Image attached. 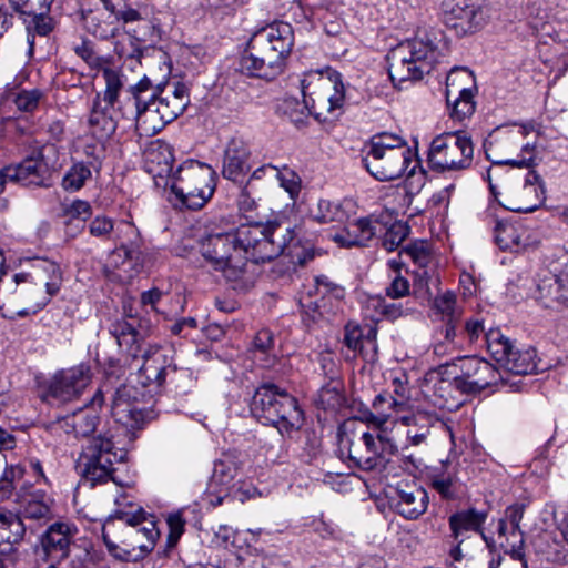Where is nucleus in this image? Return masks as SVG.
<instances>
[{
  "mask_svg": "<svg viewBox=\"0 0 568 568\" xmlns=\"http://www.w3.org/2000/svg\"><path fill=\"white\" fill-rule=\"evenodd\" d=\"M295 237V227L288 221L244 224L232 232L207 235L200 250L233 283V288L246 291L258 275L257 264L282 255Z\"/></svg>",
  "mask_w": 568,
  "mask_h": 568,
  "instance_id": "nucleus-1",
  "label": "nucleus"
},
{
  "mask_svg": "<svg viewBox=\"0 0 568 568\" xmlns=\"http://www.w3.org/2000/svg\"><path fill=\"white\" fill-rule=\"evenodd\" d=\"M121 115L135 121L141 135H154L181 115L190 103L187 87L180 81H154L144 75L129 88Z\"/></svg>",
  "mask_w": 568,
  "mask_h": 568,
  "instance_id": "nucleus-2",
  "label": "nucleus"
},
{
  "mask_svg": "<svg viewBox=\"0 0 568 568\" xmlns=\"http://www.w3.org/2000/svg\"><path fill=\"white\" fill-rule=\"evenodd\" d=\"M61 272L52 262H45L33 276L16 274L13 281L0 291V312L3 317L27 316L43 308L61 286Z\"/></svg>",
  "mask_w": 568,
  "mask_h": 568,
  "instance_id": "nucleus-3",
  "label": "nucleus"
},
{
  "mask_svg": "<svg viewBox=\"0 0 568 568\" xmlns=\"http://www.w3.org/2000/svg\"><path fill=\"white\" fill-rule=\"evenodd\" d=\"M293 45L292 26L284 21L273 22L253 33L240 59L239 70L250 77L274 79L282 73Z\"/></svg>",
  "mask_w": 568,
  "mask_h": 568,
  "instance_id": "nucleus-4",
  "label": "nucleus"
},
{
  "mask_svg": "<svg viewBox=\"0 0 568 568\" xmlns=\"http://www.w3.org/2000/svg\"><path fill=\"white\" fill-rule=\"evenodd\" d=\"M446 51L444 36L435 30H419L415 38L397 44L387 54L388 74L394 87L402 89L406 82L430 73Z\"/></svg>",
  "mask_w": 568,
  "mask_h": 568,
  "instance_id": "nucleus-5",
  "label": "nucleus"
},
{
  "mask_svg": "<svg viewBox=\"0 0 568 568\" xmlns=\"http://www.w3.org/2000/svg\"><path fill=\"white\" fill-rule=\"evenodd\" d=\"M250 408L257 420L275 427L283 437H291L304 423L297 399L273 383H264L256 388Z\"/></svg>",
  "mask_w": 568,
  "mask_h": 568,
  "instance_id": "nucleus-6",
  "label": "nucleus"
},
{
  "mask_svg": "<svg viewBox=\"0 0 568 568\" xmlns=\"http://www.w3.org/2000/svg\"><path fill=\"white\" fill-rule=\"evenodd\" d=\"M362 152L365 169L378 181L400 178L407 171L413 158L406 141L388 132L373 135Z\"/></svg>",
  "mask_w": 568,
  "mask_h": 568,
  "instance_id": "nucleus-7",
  "label": "nucleus"
},
{
  "mask_svg": "<svg viewBox=\"0 0 568 568\" xmlns=\"http://www.w3.org/2000/svg\"><path fill=\"white\" fill-rule=\"evenodd\" d=\"M216 173L211 165L196 160H186L173 171L165 185L180 203L190 209H202L213 196Z\"/></svg>",
  "mask_w": 568,
  "mask_h": 568,
  "instance_id": "nucleus-8",
  "label": "nucleus"
},
{
  "mask_svg": "<svg viewBox=\"0 0 568 568\" xmlns=\"http://www.w3.org/2000/svg\"><path fill=\"white\" fill-rule=\"evenodd\" d=\"M303 106L301 113L321 116L324 112L334 113L339 110L345 101V88L338 72L326 69L325 71H308L301 80Z\"/></svg>",
  "mask_w": 568,
  "mask_h": 568,
  "instance_id": "nucleus-9",
  "label": "nucleus"
},
{
  "mask_svg": "<svg viewBox=\"0 0 568 568\" xmlns=\"http://www.w3.org/2000/svg\"><path fill=\"white\" fill-rule=\"evenodd\" d=\"M125 452L116 449L109 434L92 437L82 448L78 458V470L91 486L112 480L118 483L114 473L116 463H122Z\"/></svg>",
  "mask_w": 568,
  "mask_h": 568,
  "instance_id": "nucleus-10",
  "label": "nucleus"
},
{
  "mask_svg": "<svg viewBox=\"0 0 568 568\" xmlns=\"http://www.w3.org/2000/svg\"><path fill=\"white\" fill-rule=\"evenodd\" d=\"M530 128L520 124L499 128L485 143L487 158L496 164L530 168L532 146L526 141Z\"/></svg>",
  "mask_w": 568,
  "mask_h": 568,
  "instance_id": "nucleus-11",
  "label": "nucleus"
},
{
  "mask_svg": "<svg viewBox=\"0 0 568 568\" xmlns=\"http://www.w3.org/2000/svg\"><path fill=\"white\" fill-rule=\"evenodd\" d=\"M474 146L464 132H448L436 136L428 151V164L433 171L465 170L471 165Z\"/></svg>",
  "mask_w": 568,
  "mask_h": 568,
  "instance_id": "nucleus-12",
  "label": "nucleus"
},
{
  "mask_svg": "<svg viewBox=\"0 0 568 568\" xmlns=\"http://www.w3.org/2000/svg\"><path fill=\"white\" fill-rule=\"evenodd\" d=\"M344 295V288L326 276L316 277L314 286L298 300L303 321L307 325L331 321L342 310Z\"/></svg>",
  "mask_w": 568,
  "mask_h": 568,
  "instance_id": "nucleus-13",
  "label": "nucleus"
},
{
  "mask_svg": "<svg viewBox=\"0 0 568 568\" xmlns=\"http://www.w3.org/2000/svg\"><path fill=\"white\" fill-rule=\"evenodd\" d=\"M91 235L100 239H111L119 243L113 254L123 255L129 262L135 264L142 261L141 239L138 229L129 222L121 221L115 224L111 219L104 215L95 216L89 224Z\"/></svg>",
  "mask_w": 568,
  "mask_h": 568,
  "instance_id": "nucleus-14",
  "label": "nucleus"
},
{
  "mask_svg": "<svg viewBox=\"0 0 568 568\" xmlns=\"http://www.w3.org/2000/svg\"><path fill=\"white\" fill-rule=\"evenodd\" d=\"M557 258H546L539 267L535 300L547 308L568 306V271Z\"/></svg>",
  "mask_w": 568,
  "mask_h": 568,
  "instance_id": "nucleus-15",
  "label": "nucleus"
},
{
  "mask_svg": "<svg viewBox=\"0 0 568 568\" xmlns=\"http://www.w3.org/2000/svg\"><path fill=\"white\" fill-rule=\"evenodd\" d=\"M444 21L459 36L478 31L488 19V9L476 0H445Z\"/></svg>",
  "mask_w": 568,
  "mask_h": 568,
  "instance_id": "nucleus-16",
  "label": "nucleus"
},
{
  "mask_svg": "<svg viewBox=\"0 0 568 568\" xmlns=\"http://www.w3.org/2000/svg\"><path fill=\"white\" fill-rule=\"evenodd\" d=\"M91 377V368L87 364L58 371L48 382L45 398L58 403L72 402L88 387Z\"/></svg>",
  "mask_w": 568,
  "mask_h": 568,
  "instance_id": "nucleus-17",
  "label": "nucleus"
},
{
  "mask_svg": "<svg viewBox=\"0 0 568 568\" xmlns=\"http://www.w3.org/2000/svg\"><path fill=\"white\" fill-rule=\"evenodd\" d=\"M458 367L460 375L454 377L453 385L463 393H479L496 384L500 377L493 364L477 356L460 358Z\"/></svg>",
  "mask_w": 568,
  "mask_h": 568,
  "instance_id": "nucleus-18",
  "label": "nucleus"
},
{
  "mask_svg": "<svg viewBox=\"0 0 568 568\" xmlns=\"http://www.w3.org/2000/svg\"><path fill=\"white\" fill-rule=\"evenodd\" d=\"M54 151V145H43L34 149L20 163L10 165V171L17 184L28 187L52 186V172L45 160V152Z\"/></svg>",
  "mask_w": 568,
  "mask_h": 568,
  "instance_id": "nucleus-19",
  "label": "nucleus"
},
{
  "mask_svg": "<svg viewBox=\"0 0 568 568\" xmlns=\"http://www.w3.org/2000/svg\"><path fill=\"white\" fill-rule=\"evenodd\" d=\"M78 534L75 525L67 521L51 524L39 539L38 554L47 562L60 564L70 556Z\"/></svg>",
  "mask_w": 568,
  "mask_h": 568,
  "instance_id": "nucleus-20",
  "label": "nucleus"
},
{
  "mask_svg": "<svg viewBox=\"0 0 568 568\" xmlns=\"http://www.w3.org/2000/svg\"><path fill=\"white\" fill-rule=\"evenodd\" d=\"M346 443L348 445V458L354 466L365 471H382L385 469L388 458L379 453L376 438L371 433L364 432L353 439L346 437Z\"/></svg>",
  "mask_w": 568,
  "mask_h": 568,
  "instance_id": "nucleus-21",
  "label": "nucleus"
},
{
  "mask_svg": "<svg viewBox=\"0 0 568 568\" xmlns=\"http://www.w3.org/2000/svg\"><path fill=\"white\" fill-rule=\"evenodd\" d=\"M113 517L135 528L133 538L142 551H150L153 548L160 534L152 515L145 513L142 507L138 506L134 507L133 510L118 509Z\"/></svg>",
  "mask_w": 568,
  "mask_h": 568,
  "instance_id": "nucleus-22",
  "label": "nucleus"
},
{
  "mask_svg": "<svg viewBox=\"0 0 568 568\" xmlns=\"http://www.w3.org/2000/svg\"><path fill=\"white\" fill-rule=\"evenodd\" d=\"M136 389L130 385H121L113 394L111 413L115 422L125 427H139L145 414L136 399Z\"/></svg>",
  "mask_w": 568,
  "mask_h": 568,
  "instance_id": "nucleus-23",
  "label": "nucleus"
},
{
  "mask_svg": "<svg viewBox=\"0 0 568 568\" xmlns=\"http://www.w3.org/2000/svg\"><path fill=\"white\" fill-rule=\"evenodd\" d=\"M103 403L104 392L98 389L90 402V406L85 405L62 419V428L67 433H72L75 437H89L97 430L100 420L94 407H101Z\"/></svg>",
  "mask_w": 568,
  "mask_h": 568,
  "instance_id": "nucleus-24",
  "label": "nucleus"
},
{
  "mask_svg": "<svg viewBox=\"0 0 568 568\" xmlns=\"http://www.w3.org/2000/svg\"><path fill=\"white\" fill-rule=\"evenodd\" d=\"M251 149L242 138H232L224 150L222 175L235 183H242L250 171Z\"/></svg>",
  "mask_w": 568,
  "mask_h": 568,
  "instance_id": "nucleus-25",
  "label": "nucleus"
},
{
  "mask_svg": "<svg viewBox=\"0 0 568 568\" xmlns=\"http://www.w3.org/2000/svg\"><path fill=\"white\" fill-rule=\"evenodd\" d=\"M486 518L487 515L485 513L475 508L453 514L448 519L452 538L455 542L464 544L467 539L468 532H476L485 540L486 549L493 547L495 540L487 538L481 531V527Z\"/></svg>",
  "mask_w": 568,
  "mask_h": 568,
  "instance_id": "nucleus-26",
  "label": "nucleus"
},
{
  "mask_svg": "<svg viewBox=\"0 0 568 568\" xmlns=\"http://www.w3.org/2000/svg\"><path fill=\"white\" fill-rule=\"evenodd\" d=\"M128 100L121 102L119 106L115 108L114 105L102 103L101 95L97 94L88 118V125L91 134L98 140L110 139L118 128V119L115 114L121 113L119 108L124 106Z\"/></svg>",
  "mask_w": 568,
  "mask_h": 568,
  "instance_id": "nucleus-27",
  "label": "nucleus"
},
{
  "mask_svg": "<svg viewBox=\"0 0 568 568\" xmlns=\"http://www.w3.org/2000/svg\"><path fill=\"white\" fill-rule=\"evenodd\" d=\"M524 509L523 505H513L506 509L505 517L497 523L498 542L505 549V552L513 548L523 547L524 536L519 523L523 519Z\"/></svg>",
  "mask_w": 568,
  "mask_h": 568,
  "instance_id": "nucleus-28",
  "label": "nucleus"
},
{
  "mask_svg": "<svg viewBox=\"0 0 568 568\" xmlns=\"http://www.w3.org/2000/svg\"><path fill=\"white\" fill-rule=\"evenodd\" d=\"M396 422L408 427L407 440L418 446L424 444L430 434V428L438 422L436 416L429 412L416 409L396 417Z\"/></svg>",
  "mask_w": 568,
  "mask_h": 568,
  "instance_id": "nucleus-29",
  "label": "nucleus"
},
{
  "mask_svg": "<svg viewBox=\"0 0 568 568\" xmlns=\"http://www.w3.org/2000/svg\"><path fill=\"white\" fill-rule=\"evenodd\" d=\"M237 470L236 463L229 456L214 463L210 489L216 494V505L222 504L223 499L235 489L234 479Z\"/></svg>",
  "mask_w": 568,
  "mask_h": 568,
  "instance_id": "nucleus-30",
  "label": "nucleus"
},
{
  "mask_svg": "<svg viewBox=\"0 0 568 568\" xmlns=\"http://www.w3.org/2000/svg\"><path fill=\"white\" fill-rule=\"evenodd\" d=\"M398 500L395 504L396 511L406 519L415 520L426 513L428 507V494L417 486H406L397 490Z\"/></svg>",
  "mask_w": 568,
  "mask_h": 568,
  "instance_id": "nucleus-31",
  "label": "nucleus"
},
{
  "mask_svg": "<svg viewBox=\"0 0 568 568\" xmlns=\"http://www.w3.org/2000/svg\"><path fill=\"white\" fill-rule=\"evenodd\" d=\"M143 364L139 371L141 384L144 386L155 384L161 387L170 369L168 357L160 347H152L143 354Z\"/></svg>",
  "mask_w": 568,
  "mask_h": 568,
  "instance_id": "nucleus-32",
  "label": "nucleus"
},
{
  "mask_svg": "<svg viewBox=\"0 0 568 568\" xmlns=\"http://www.w3.org/2000/svg\"><path fill=\"white\" fill-rule=\"evenodd\" d=\"M308 217L317 224L329 225L332 229H337L346 224L349 215L342 202L318 199L316 203L310 205Z\"/></svg>",
  "mask_w": 568,
  "mask_h": 568,
  "instance_id": "nucleus-33",
  "label": "nucleus"
},
{
  "mask_svg": "<svg viewBox=\"0 0 568 568\" xmlns=\"http://www.w3.org/2000/svg\"><path fill=\"white\" fill-rule=\"evenodd\" d=\"M88 162H75L64 173L61 186L67 192H77L81 190L88 180L92 176V171L99 172L102 166L101 156L99 154L90 153L85 150Z\"/></svg>",
  "mask_w": 568,
  "mask_h": 568,
  "instance_id": "nucleus-34",
  "label": "nucleus"
},
{
  "mask_svg": "<svg viewBox=\"0 0 568 568\" xmlns=\"http://www.w3.org/2000/svg\"><path fill=\"white\" fill-rule=\"evenodd\" d=\"M82 20L84 29L100 40L114 38L119 32V16L105 10H88Z\"/></svg>",
  "mask_w": 568,
  "mask_h": 568,
  "instance_id": "nucleus-35",
  "label": "nucleus"
},
{
  "mask_svg": "<svg viewBox=\"0 0 568 568\" xmlns=\"http://www.w3.org/2000/svg\"><path fill=\"white\" fill-rule=\"evenodd\" d=\"M495 545L481 551L479 558L469 568H528L524 559L523 547L509 549L506 556H495Z\"/></svg>",
  "mask_w": 568,
  "mask_h": 568,
  "instance_id": "nucleus-36",
  "label": "nucleus"
},
{
  "mask_svg": "<svg viewBox=\"0 0 568 568\" xmlns=\"http://www.w3.org/2000/svg\"><path fill=\"white\" fill-rule=\"evenodd\" d=\"M148 171L155 178L166 179L173 173L174 158L171 146L164 142L152 143L145 152Z\"/></svg>",
  "mask_w": 568,
  "mask_h": 568,
  "instance_id": "nucleus-37",
  "label": "nucleus"
},
{
  "mask_svg": "<svg viewBox=\"0 0 568 568\" xmlns=\"http://www.w3.org/2000/svg\"><path fill=\"white\" fill-rule=\"evenodd\" d=\"M341 233H335L333 240L343 246L366 245L376 234V229L369 219H358L346 222Z\"/></svg>",
  "mask_w": 568,
  "mask_h": 568,
  "instance_id": "nucleus-38",
  "label": "nucleus"
},
{
  "mask_svg": "<svg viewBox=\"0 0 568 568\" xmlns=\"http://www.w3.org/2000/svg\"><path fill=\"white\" fill-rule=\"evenodd\" d=\"M52 498L43 490L27 494L22 501V514L28 519L49 520L52 518Z\"/></svg>",
  "mask_w": 568,
  "mask_h": 568,
  "instance_id": "nucleus-39",
  "label": "nucleus"
},
{
  "mask_svg": "<svg viewBox=\"0 0 568 568\" xmlns=\"http://www.w3.org/2000/svg\"><path fill=\"white\" fill-rule=\"evenodd\" d=\"M475 79L473 72L466 68H454L446 79V100L452 102L453 95L463 94L473 91L469 84L474 85Z\"/></svg>",
  "mask_w": 568,
  "mask_h": 568,
  "instance_id": "nucleus-40",
  "label": "nucleus"
},
{
  "mask_svg": "<svg viewBox=\"0 0 568 568\" xmlns=\"http://www.w3.org/2000/svg\"><path fill=\"white\" fill-rule=\"evenodd\" d=\"M530 171L527 174L525 183L523 185H515L511 187L504 202H500L501 205L513 212H532V206L529 205L530 197V180H529Z\"/></svg>",
  "mask_w": 568,
  "mask_h": 568,
  "instance_id": "nucleus-41",
  "label": "nucleus"
},
{
  "mask_svg": "<svg viewBox=\"0 0 568 568\" xmlns=\"http://www.w3.org/2000/svg\"><path fill=\"white\" fill-rule=\"evenodd\" d=\"M393 393L390 396L393 397L392 406L395 409L396 417L408 413L413 409L410 403V387L408 386V378L405 374L400 376H395L392 379Z\"/></svg>",
  "mask_w": 568,
  "mask_h": 568,
  "instance_id": "nucleus-42",
  "label": "nucleus"
},
{
  "mask_svg": "<svg viewBox=\"0 0 568 568\" xmlns=\"http://www.w3.org/2000/svg\"><path fill=\"white\" fill-rule=\"evenodd\" d=\"M487 351L491 354L495 361L501 365L505 364L509 357V353L514 348L511 342L501 334L498 328H490L484 336Z\"/></svg>",
  "mask_w": 568,
  "mask_h": 568,
  "instance_id": "nucleus-43",
  "label": "nucleus"
},
{
  "mask_svg": "<svg viewBox=\"0 0 568 568\" xmlns=\"http://www.w3.org/2000/svg\"><path fill=\"white\" fill-rule=\"evenodd\" d=\"M435 469L429 475L430 486L444 498V499H453L456 496L455 483L456 475L454 471L448 470V468Z\"/></svg>",
  "mask_w": 568,
  "mask_h": 568,
  "instance_id": "nucleus-44",
  "label": "nucleus"
},
{
  "mask_svg": "<svg viewBox=\"0 0 568 568\" xmlns=\"http://www.w3.org/2000/svg\"><path fill=\"white\" fill-rule=\"evenodd\" d=\"M495 240L501 250L515 252L525 250L529 245L526 242H520L516 227L510 224H498L495 230Z\"/></svg>",
  "mask_w": 568,
  "mask_h": 568,
  "instance_id": "nucleus-45",
  "label": "nucleus"
},
{
  "mask_svg": "<svg viewBox=\"0 0 568 568\" xmlns=\"http://www.w3.org/2000/svg\"><path fill=\"white\" fill-rule=\"evenodd\" d=\"M103 79L105 82V90L101 98L102 103L114 105L119 102V93L123 87L121 74L113 69L103 68Z\"/></svg>",
  "mask_w": 568,
  "mask_h": 568,
  "instance_id": "nucleus-46",
  "label": "nucleus"
},
{
  "mask_svg": "<svg viewBox=\"0 0 568 568\" xmlns=\"http://www.w3.org/2000/svg\"><path fill=\"white\" fill-rule=\"evenodd\" d=\"M531 363L532 355L529 351L520 352L513 348L503 366L514 375H529L532 372Z\"/></svg>",
  "mask_w": 568,
  "mask_h": 568,
  "instance_id": "nucleus-47",
  "label": "nucleus"
},
{
  "mask_svg": "<svg viewBox=\"0 0 568 568\" xmlns=\"http://www.w3.org/2000/svg\"><path fill=\"white\" fill-rule=\"evenodd\" d=\"M434 306L442 314V320L460 321L462 310L457 306L456 295L453 292H445L437 296Z\"/></svg>",
  "mask_w": 568,
  "mask_h": 568,
  "instance_id": "nucleus-48",
  "label": "nucleus"
},
{
  "mask_svg": "<svg viewBox=\"0 0 568 568\" xmlns=\"http://www.w3.org/2000/svg\"><path fill=\"white\" fill-rule=\"evenodd\" d=\"M274 178L280 182L281 187H283L290 195L292 200H295L301 192V178L297 175L295 171L287 168L286 165L283 168L276 166V173Z\"/></svg>",
  "mask_w": 568,
  "mask_h": 568,
  "instance_id": "nucleus-49",
  "label": "nucleus"
},
{
  "mask_svg": "<svg viewBox=\"0 0 568 568\" xmlns=\"http://www.w3.org/2000/svg\"><path fill=\"white\" fill-rule=\"evenodd\" d=\"M403 253L410 257L413 263L416 265V268L435 264L434 257L426 242L412 243L400 252V255Z\"/></svg>",
  "mask_w": 568,
  "mask_h": 568,
  "instance_id": "nucleus-50",
  "label": "nucleus"
},
{
  "mask_svg": "<svg viewBox=\"0 0 568 568\" xmlns=\"http://www.w3.org/2000/svg\"><path fill=\"white\" fill-rule=\"evenodd\" d=\"M409 234V226L402 221L394 222L385 232L383 247L389 252L396 250Z\"/></svg>",
  "mask_w": 568,
  "mask_h": 568,
  "instance_id": "nucleus-51",
  "label": "nucleus"
},
{
  "mask_svg": "<svg viewBox=\"0 0 568 568\" xmlns=\"http://www.w3.org/2000/svg\"><path fill=\"white\" fill-rule=\"evenodd\" d=\"M448 105L452 106V116L459 121L471 115L475 111L473 91L453 95L452 102Z\"/></svg>",
  "mask_w": 568,
  "mask_h": 568,
  "instance_id": "nucleus-52",
  "label": "nucleus"
},
{
  "mask_svg": "<svg viewBox=\"0 0 568 568\" xmlns=\"http://www.w3.org/2000/svg\"><path fill=\"white\" fill-rule=\"evenodd\" d=\"M538 520L539 529L541 530L539 539L548 542L549 538H551V531L556 529L558 524L555 505L547 504L539 513Z\"/></svg>",
  "mask_w": 568,
  "mask_h": 568,
  "instance_id": "nucleus-53",
  "label": "nucleus"
},
{
  "mask_svg": "<svg viewBox=\"0 0 568 568\" xmlns=\"http://www.w3.org/2000/svg\"><path fill=\"white\" fill-rule=\"evenodd\" d=\"M73 50L90 68H103L105 60L95 52L91 41L82 40L80 44L74 45Z\"/></svg>",
  "mask_w": 568,
  "mask_h": 568,
  "instance_id": "nucleus-54",
  "label": "nucleus"
},
{
  "mask_svg": "<svg viewBox=\"0 0 568 568\" xmlns=\"http://www.w3.org/2000/svg\"><path fill=\"white\" fill-rule=\"evenodd\" d=\"M414 284L419 290L429 292L430 285L437 286L439 278L436 272V264L413 270Z\"/></svg>",
  "mask_w": 568,
  "mask_h": 568,
  "instance_id": "nucleus-55",
  "label": "nucleus"
},
{
  "mask_svg": "<svg viewBox=\"0 0 568 568\" xmlns=\"http://www.w3.org/2000/svg\"><path fill=\"white\" fill-rule=\"evenodd\" d=\"M11 521L9 520V528L7 534H1V539H3L10 546V550H14L13 545L20 542L26 534V526L20 516L16 514V516H9Z\"/></svg>",
  "mask_w": 568,
  "mask_h": 568,
  "instance_id": "nucleus-56",
  "label": "nucleus"
},
{
  "mask_svg": "<svg viewBox=\"0 0 568 568\" xmlns=\"http://www.w3.org/2000/svg\"><path fill=\"white\" fill-rule=\"evenodd\" d=\"M344 344L353 352H361L363 348V332L359 325L347 323L344 328Z\"/></svg>",
  "mask_w": 568,
  "mask_h": 568,
  "instance_id": "nucleus-57",
  "label": "nucleus"
},
{
  "mask_svg": "<svg viewBox=\"0 0 568 568\" xmlns=\"http://www.w3.org/2000/svg\"><path fill=\"white\" fill-rule=\"evenodd\" d=\"M41 97L39 90L21 91L14 98V103L20 111L32 112L38 108Z\"/></svg>",
  "mask_w": 568,
  "mask_h": 568,
  "instance_id": "nucleus-58",
  "label": "nucleus"
},
{
  "mask_svg": "<svg viewBox=\"0 0 568 568\" xmlns=\"http://www.w3.org/2000/svg\"><path fill=\"white\" fill-rule=\"evenodd\" d=\"M27 29L29 34L36 33L41 37L48 36L53 29L52 19L43 13L33 14L31 20L28 22Z\"/></svg>",
  "mask_w": 568,
  "mask_h": 568,
  "instance_id": "nucleus-59",
  "label": "nucleus"
},
{
  "mask_svg": "<svg viewBox=\"0 0 568 568\" xmlns=\"http://www.w3.org/2000/svg\"><path fill=\"white\" fill-rule=\"evenodd\" d=\"M92 214L91 205L83 200H75L64 209V215L71 221L73 219L85 221Z\"/></svg>",
  "mask_w": 568,
  "mask_h": 568,
  "instance_id": "nucleus-60",
  "label": "nucleus"
},
{
  "mask_svg": "<svg viewBox=\"0 0 568 568\" xmlns=\"http://www.w3.org/2000/svg\"><path fill=\"white\" fill-rule=\"evenodd\" d=\"M409 294L408 280L400 274H396L389 286L386 288V295L390 298H400Z\"/></svg>",
  "mask_w": 568,
  "mask_h": 568,
  "instance_id": "nucleus-61",
  "label": "nucleus"
},
{
  "mask_svg": "<svg viewBox=\"0 0 568 568\" xmlns=\"http://www.w3.org/2000/svg\"><path fill=\"white\" fill-rule=\"evenodd\" d=\"M379 313L389 321H395L408 314V310L403 307L402 303H386L385 301L378 302Z\"/></svg>",
  "mask_w": 568,
  "mask_h": 568,
  "instance_id": "nucleus-62",
  "label": "nucleus"
},
{
  "mask_svg": "<svg viewBox=\"0 0 568 568\" xmlns=\"http://www.w3.org/2000/svg\"><path fill=\"white\" fill-rule=\"evenodd\" d=\"M252 189L251 181H247L239 194L237 205L240 211L244 213L251 212L256 207V200L252 195Z\"/></svg>",
  "mask_w": 568,
  "mask_h": 568,
  "instance_id": "nucleus-63",
  "label": "nucleus"
},
{
  "mask_svg": "<svg viewBox=\"0 0 568 568\" xmlns=\"http://www.w3.org/2000/svg\"><path fill=\"white\" fill-rule=\"evenodd\" d=\"M166 523L170 528L169 540L171 542H176L178 539L183 534L185 525V521L182 518L181 513L170 514L168 516Z\"/></svg>",
  "mask_w": 568,
  "mask_h": 568,
  "instance_id": "nucleus-64",
  "label": "nucleus"
}]
</instances>
